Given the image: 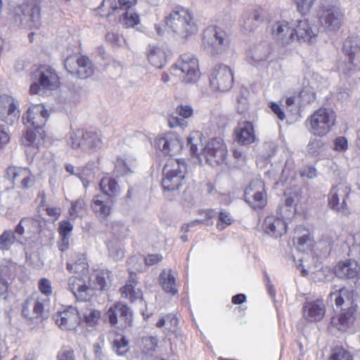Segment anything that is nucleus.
Wrapping results in <instances>:
<instances>
[{"instance_id": "obj_1", "label": "nucleus", "mask_w": 360, "mask_h": 360, "mask_svg": "<svg viewBox=\"0 0 360 360\" xmlns=\"http://www.w3.org/2000/svg\"><path fill=\"white\" fill-rule=\"evenodd\" d=\"M165 22L169 30L182 37L194 34L198 30L193 13L181 6H174L165 16Z\"/></svg>"}, {"instance_id": "obj_2", "label": "nucleus", "mask_w": 360, "mask_h": 360, "mask_svg": "<svg viewBox=\"0 0 360 360\" xmlns=\"http://www.w3.org/2000/svg\"><path fill=\"white\" fill-rule=\"evenodd\" d=\"M187 173V164L184 159H169L165 165L162 186L165 191H177L182 186Z\"/></svg>"}, {"instance_id": "obj_3", "label": "nucleus", "mask_w": 360, "mask_h": 360, "mask_svg": "<svg viewBox=\"0 0 360 360\" xmlns=\"http://www.w3.org/2000/svg\"><path fill=\"white\" fill-rule=\"evenodd\" d=\"M67 142L72 149L89 153L98 151L103 144L101 135L98 132L83 129L71 131L68 136Z\"/></svg>"}, {"instance_id": "obj_4", "label": "nucleus", "mask_w": 360, "mask_h": 360, "mask_svg": "<svg viewBox=\"0 0 360 360\" xmlns=\"http://www.w3.org/2000/svg\"><path fill=\"white\" fill-rule=\"evenodd\" d=\"M171 73L185 83H195L200 77L198 58L192 53L181 56L173 65Z\"/></svg>"}, {"instance_id": "obj_5", "label": "nucleus", "mask_w": 360, "mask_h": 360, "mask_svg": "<svg viewBox=\"0 0 360 360\" xmlns=\"http://www.w3.org/2000/svg\"><path fill=\"white\" fill-rule=\"evenodd\" d=\"M14 22L22 28L39 29L41 25L40 1L28 0L23 4L20 13L14 16Z\"/></svg>"}, {"instance_id": "obj_6", "label": "nucleus", "mask_w": 360, "mask_h": 360, "mask_svg": "<svg viewBox=\"0 0 360 360\" xmlns=\"http://www.w3.org/2000/svg\"><path fill=\"white\" fill-rule=\"evenodd\" d=\"M335 112L326 108H320L307 120L310 123V131L318 136L328 134L335 125Z\"/></svg>"}, {"instance_id": "obj_7", "label": "nucleus", "mask_w": 360, "mask_h": 360, "mask_svg": "<svg viewBox=\"0 0 360 360\" xmlns=\"http://www.w3.org/2000/svg\"><path fill=\"white\" fill-rule=\"evenodd\" d=\"M34 82L30 91L39 94L41 91L53 90L59 84V77L54 69L49 65H41L33 72Z\"/></svg>"}, {"instance_id": "obj_8", "label": "nucleus", "mask_w": 360, "mask_h": 360, "mask_svg": "<svg viewBox=\"0 0 360 360\" xmlns=\"http://www.w3.org/2000/svg\"><path fill=\"white\" fill-rule=\"evenodd\" d=\"M49 299L35 292L27 297L22 304V316L28 320L46 319L49 311Z\"/></svg>"}, {"instance_id": "obj_9", "label": "nucleus", "mask_w": 360, "mask_h": 360, "mask_svg": "<svg viewBox=\"0 0 360 360\" xmlns=\"http://www.w3.org/2000/svg\"><path fill=\"white\" fill-rule=\"evenodd\" d=\"M49 118V113L41 103L31 105L22 117L23 124L37 130L41 138L44 136V131L42 130V128Z\"/></svg>"}, {"instance_id": "obj_10", "label": "nucleus", "mask_w": 360, "mask_h": 360, "mask_svg": "<svg viewBox=\"0 0 360 360\" xmlns=\"http://www.w3.org/2000/svg\"><path fill=\"white\" fill-rule=\"evenodd\" d=\"M66 70L72 75L79 79L90 77L94 72V65L91 60L84 56L72 55L64 60Z\"/></svg>"}, {"instance_id": "obj_11", "label": "nucleus", "mask_w": 360, "mask_h": 360, "mask_svg": "<svg viewBox=\"0 0 360 360\" xmlns=\"http://www.w3.org/2000/svg\"><path fill=\"white\" fill-rule=\"evenodd\" d=\"M350 191V187L346 184H339L333 186L328 194L330 207L344 215H349L350 211L347 200Z\"/></svg>"}, {"instance_id": "obj_12", "label": "nucleus", "mask_w": 360, "mask_h": 360, "mask_svg": "<svg viewBox=\"0 0 360 360\" xmlns=\"http://www.w3.org/2000/svg\"><path fill=\"white\" fill-rule=\"evenodd\" d=\"M319 19L321 25L326 31L336 32L343 23L344 13L338 6H326L320 10Z\"/></svg>"}, {"instance_id": "obj_13", "label": "nucleus", "mask_w": 360, "mask_h": 360, "mask_svg": "<svg viewBox=\"0 0 360 360\" xmlns=\"http://www.w3.org/2000/svg\"><path fill=\"white\" fill-rule=\"evenodd\" d=\"M245 200L254 209H262L267 203L264 183L259 179L252 180L245 190Z\"/></svg>"}, {"instance_id": "obj_14", "label": "nucleus", "mask_w": 360, "mask_h": 360, "mask_svg": "<svg viewBox=\"0 0 360 360\" xmlns=\"http://www.w3.org/2000/svg\"><path fill=\"white\" fill-rule=\"evenodd\" d=\"M233 82V72L230 68L224 64L216 65L210 74V84L217 91H226Z\"/></svg>"}, {"instance_id": "obj_15", "label": "nucleus", "mask_w": 360, "mask_h": 360, "mask_svg": "<svg viewBox=\"0 0 360 360\" xmlns=\"http://www.w3.org/2000/svg\"><path fill=\"white\" fill-rule=\"evenodd\" d=\"M203 43L212 54L220 53L227 45L226 34L220 28L209 27L204 32Z\"/></svg>"}, {"instance_id": "obj_16", "label": "nucleus", "mask_w": 360, "mask_h": 360, "mask_svg": "<svg viewBox=\"0 0 360 360\" xmlns=\"http://www.w3.org/2000/svg\"><path fill=\"white\" fill-rule=\"evenodd\" d=\"M111 326H115L121 322L122 327L131 326L132 324V312L130 308L122 302H116L111 306L105 313Z\"/></svg>"}, {"instance_id": "obj_17", "label": "nucleus", "mask_w": 360, "mask_h": 360, "mask_svg": "<svg viewBox=\"0 0 360 360\" xmlns=\"http://www.w3.org/2000/svg\"><path fill=\"white\" fill-rule=\"evenodd\" d=\"M202 154L210 165H219L224 161L227 149L221 138H214L204 147Z\"/></svg>"}, {"instance_id": "obj_18", "label": "nucleus", "mask_w": 360, "mask_h": 360, "mask_svg": "<svg viewBox=\"0 0 360 360\" xmlns=\"http://www.w3.org/2000/svg\"><path fill=\"white\" fill-rule=\"evenodd\" d=\"M271 34L273 39L280 45L286 46L294 41L292 20H278L271 26Z\"/></svg>"}, {"instance_id": "obj_19", "label": "nucleus", "mask_w": 360, "mask_h": 360, "mask_svg": "<svg viewBox=\"0 0 360 360\" xmlns=\"http://www.w3.org/2000/svg\"><path fill=\"white\" fill-rule=\"evenodd\" d=\"M53 319L60 329L64 330H75L81 322L80 314L77 308L68 306L63 311H58Z\"/></svg>"}, {"instance_id": "obj_20", "label": "nucleus", "mask_w": 360, "mask_h": 360, "mask_svg": "<svg viewBox=\"0 0 360 360\" xmlns=\"http://www.w3.org/2000/svg\"><path fill=\"white\" fill-rule=\"evenodd\" d=\"M155 147L163 154L172 156L181 151L182 143L178 135L173 133H167L156 137Z\"/></svg>"}, {"instance_id": "obj_21", "label": "nucleus", "mask_w": 360, "mask_h": 360, "mask_svg": "<svg viewBox=\"0 0 360 360\" xmlns=\"http://www.w3.org/2000/svg\"><path fill=\"white\" fill-rule=\"evenodd\" d=\"M19 102L7 95L0 96V120L12 124L20 117Z\"/></svg>"}, {"instance_id": "obj_22", "label": "nucleus", "mask_w": 360, "mask_h": 360, "mask_svg": "<svg viewBox=\"0 0 360 360\" xmlns=\"http://www.w3.org/2000/svg\"><path fill=\"white\" fill-rule=\"evenodd\" d=\"M294 41L295 39L300 42H307L309 44L316 41L317 37V31L314 30L306 18L292 20Z\"/></svg>"}, {"instance_id": "obj_23", "label": "nucleus", "mask_w": 360, "mask_h": 360, "mask_svg": "<svg viewBox=\"0 0 360 360\" xmlns=\"http://www.w3.org/2000/svg\"><path fill=\"white\" fill-rule=\"evenodd\" d=\"M358 318L357 307L342 309L338 316L331 319V324L340 330H350L354 326Z\"/></svg>"}, {"instance_id": "obj_24", "label": "nucleus", "mask_w": 360, "mask_h": 360, "mask_svg": "<svg viewBox=\"0 0 360 360\" xmlns=\"http://www.w3.org/2000/svg\"><path fill=\"white\" fill-rule=\"evenodd\" d=\"M7 175L14 185H20L22 188H27L34 181V176L27 167H10Z\"/></svg>"}, {"instance_id": "obj_25", "label": "nucleus", "mask_w": 360, "mask_h": 360, "mask_svg": "<svg viewBox=\"0 0 360 360\" xmlns=\"http://www.w3.org/2000/svg\"><path fill=\"white\" fill-rule=\"evenodd\" d=\"M286 219V218L281 217V215L279 217L267 216L263 224L264 231L271 237H281L287 230Z\"/></svg>"}, {"instance_id": "obj_26", "label": "nucleus", "mask_w": 360, "mask_h": 360, "mask_svg": "<svg viewBox=\"0 0 360 360\" xmlns=\"http://www.w3.org/2000/svg\"><path fill=\"white\" fill-rule=\"evenodd\" d=\"M304 317L310 322L321 321L326 313V306L322 300L306 302L302 307Z\"/></svg>"}, {"instance_id": "obj_27", "label": "nucleus", "mask_w": 360, "mask_h": 360, "mask_svg": "<svg viewBox=\"0 0 360 360\" xmlns=\"http://www.w3.org/2000/svg\"><path fill=\"white\" fill-rule=\"evenodd\" d=\"M235 141L240 145H248L255 141L254 127L252 122L244 121L238 122L234 131Z\"/></svg>"}, {"instance_id": "obj_28", "label": "nucleus", "mask_w": 360, "mask_h": 360, "mask_svg": "<svg viewBox=\"0 0 360 360\" xmlns=\"http://www.w3.org/2000/svg\"><path fill=\"white\" fill-rule=\"evenodd\" d=\"M329 298L334 301L338 307L344 309L350 307H357L354 303V292L347 288L343 287L340 289H335L329 294Z\"/></svg>"}, {"instance_id": "obj_29", "label": "nucleus", "mask_w": 360, "mask_h": 360, "mask_svg": "<svg viewBox=\"0 0 360 360\" xmlns=\"http://www.w3.org/2000/svg\"><path fill=\"white\" fill-rule=\"evenodd\" d=\"M131 8L127 9H117L116 11H112V10L109 8H103L102 10H98V13L102 17L109 18L116 13H119L120 11H124V12L122 14V17L120 18L121 23L125 26V27H134L140 22V19L139 15L130 10Z\"/></svg>"}, {"instance_id": "obj_30", "label": "nucleus", "mask_w": 360, "mask_h": 360, "mask_svg": "<svg viewBox=\"0 0 360 360\" xmlns=\"http://www.w3.org/2000/svg\"><path fill=\"white\" fill-rule=\"evenodd\" d=\"M113 204V199L108 195H96L91 204V207L97 217L105 219L110 213Z\"/></svg>"}, {"instance_id": "obj_31", "label": "nucleus", "mask_w": 360, "mask_h": 360, "mask_svg": "<svg viewBox=\"0 0 360 360\" xmlns=\"http://www.w3.org/2000/svg\"><path fill=\"white\" fill-rule=\"evenodd\" d=\"M68 289L79 302L86 301L89 298V288L85 281L77 276H71L68 280Z\"/></svg>"}, {"instance_id": "obj_32", "label": "nucleus", "mask_w": 360, "mask_h": 360, "mask_svg": "<svg viewBox=\"0 0 360 360\" xmlns=\"http://www.w3.org/2000/svg\"><path fill=\"white\" fill-rule=\"evenodd\" d=\"M335 274L341 278L350 279L359 274V265L355 260L347 259L339 262L335 268Z\"/></svg>"}, {"instance_id": "obj_33", "label": "nucleus", "mask_w": 360, "mask_h": 360, "mask_svg": "<svg viewBox=\"0 0 360 360\" xmlns=\"http://www.w3.org/2000/svg\"><path fill=\"white\" fill-rule=\"evenodd\" d=\"M262 20V11L259 9L246 11L242 15L241 25L245 31L252 32Z\"/></svg>"}, {"instance_id": "obj_34", "label": "nucleus", "mask_w": 360, "mask_h": 360, "mask_svg": "<svg viewBox=\"0 0 360 360\" xmlns=\"http://www.w3.org/2000/svg\"><path fill=\"white\" fill-rule=\"evenodd\" d=\"M72 262H67V269L70 273L85 275L89 271V264L84 254H75Z\"/></svg>"}, {"instance_id": "obj_35", "label": "nucleus", "mask_w": 360, "mask_h": 360, "mask_svg": "<svg viewBox=\"0 0 360 360\" xmlns=\"http://www.w3.org/2000/svg\"><path fill=\"white\" fill-rule=\"evenodd\" d=\"M135 276V274L130 272L128 283L120 288L122 297L129 300L131 302H134L136 300L142 298L141 291L135 287L136 282L134 281V276Z\"/></svg>"}, {"instance_id": "obj_36", "label": "nucleus", "mask_w": 360, "mask_h": 360, "mask_svg": "<svg viewBox=\"0 0 360 360\" xmlns=\"http://www.w3.org/2000/svg\"><path fill=\"white\" fill-rule=\"evenodd\" d=\"M342 49L347 58L360 62V40L358 37H347Z\"/></svg>"}, {"instance_id": "obj_37", "label": "nucleus", "mask_w": 360, "mask_h": 360, "mask_svg": "<svg viewBox=\"0 0 360 360\" xmlns=\"http://www.w3.org/2000/svg\"><path fill=\"white\" fill-rule=\"evenodd\" d=\"M160 284L167 293L172 295L177 294L178 289L176 285V279L172 274L171 269H163L159 276Z\"/></svg>"}, {"instance_id": "obj_38", "label": "nucleus", "mask_w": 360, "mask_h": 360, "mask_svg": "<svg viewBox=\"0 0 360 360\" xmlns=\"http://www.w3.org/2000/svg\"><path fill=\"white\" fill-rule=\"evenodd\" d=\"M149 63L157 68H162L167 61L165 51L160 46H150L148 53Z\"/></svg>"}, {"instance_id": "obj_39", "label": "nucleus", "mask_w": 360, "mask_h": 360, "mask_svg": "<svg viewBox=\"0 0 360 360\" xmlns=\"http://www.w3.org/2000/svg\"><path fill=\"white\" fill-rule=\"evenodd\" d=\"M136 167V160L134 158H117L115 164V170L120 176L130 174Z\"/></svg>"}, {"instance_id": "obj_40", "label": "nucleus", "mask_w": 360, "mask_h": 360, "mask_svg": "<svg viewBox=\"0 0 360 360\" xmlns=\"http://www.w3.org/2000/svg\"><path fill=\"white\" fill-rule=\"evenodd\" d=\"M100 188L102 191L101 195H108L112 199L120 193V186L117 182L109 176L103 177L100 181Z\"/></svg>"}, {"instance_id": "obj_41", "label": "nucleus", "mask_w": 360, "mask_h": 360, "mask_svg": "<svg viewBox=\"0 0 360 360\" xmlns=\"http://www.w3.org/2000/svg\"><path fill=\"white\" fill-rule=\"evenodd\" d=\"M137 3V0H103L98 10L103 8H109L112 11H116L117 9H127L132 8Z\"/></svg>"}, {"instance_id": "obj_42", "label": "nucleus", "mask_w": 360, "mask_h": 360, "mask_svg": "<svg viewBox=\"0 0 360 360\" xmlns=\"http://www.w3.org/2000/svg\"><path fill=\"white\" fill-rule=\"evenodd\" d=\"M202 134L200 131H193L187 138V146L193 155L198 156L203 151Z\"/></svg>"}, {"instance_id": "obj_43", "label": "nucleus", "mask_w": 360, "mask_h": 360, "mask_svg": "<svg viewBox=\"0 0 360 360\" xmlns=\"http://www.w3.org/2000/svg\"><path fill=\"white\" fill-rule=\"evenodd\" d=\"M295 233L299 236L297 238V248L301 251H305L312 245L310 233L304 226H299L295 229Z\"/></svg>"}, {"instance_id": "obj_44", "label": "nucleus", "mask_w": 360, "mask_h": 360, "mask_svg": "<svg viewBox=\"0 0 360 360\" xmlns=\"http://www.w3.org/2000/svg\"><path fill=\"white\" fill-rule=\"evenodd\" d=\"M360 62L356 60H351L346 58L344 61L340 62L338 65V70L340 73L346 76L351 77L356 72L360 71Z\"/></svg>"}, {"instance_id": "obj_45", "label": "nucleus", "mask_w": 360, "mask_h": 360, "mask_svg": "<svg viewBox=\"0 0 360 360\" xmlns=\"http://www.w3.org/2000/svg\"><path fill=\"white\" fill-rule=\"evenodd\" d=\"M22 269V266L17 263L10 260L4 259L1 264V272L2 275L9 278L15 277V276Z\"/></svg>"}, {"instance_id": "obj_46", "label": "nucleus", "mask_w": 360, "mask_h": 360, "mask_svg": "<svg viewBox=\"0 0 360 360\" xmlns=\"http://www.w3.org/2000/svg\"><path fill=\"white\" fill-rule=\"evenodd\" d=\"M178 322L179 320L175 314H168L158 320L156 326L160 328L165 326L168 330L174 332L176 329Z\"/></svg>"}, {"instance_id": "obj_47", "label": "nucleus", "mask_w": 360, "mask_h": 360, "mask_svg": "<svg viewBox=\"0 0 360 360\" xmlns=\"http://www.w3.org/2000/svg\"><path fill=\"white\" fill-rule=\"evenodd\" d=\"M307 150L309 155L317 156L325 150V143L321 138H311L307 146Z\"/></svg>"}, {"instance_id": "obj_48", "label": "nucleus", "mask_w": 360, "mask_h": 360, "mask_svg": "<svg viewBox=\"0 0 360 360\" xmlns=\"http://www.w3.org/2000/svg\"><path fill=\"white\" fill-rule=\"evenodd\" d=\"M77 170L79 172L76 174V176L81 180L84 188H88L89 183L92 181L94 177L91 165H87L82 169H78Z\"/></svg>"}, {"instance_id": "obj_49", "label": "nucleus", "mask_w": 360, "mask_h": 360, "mask_svg": "<svg viewBox=\"0 0 360 360\" xmlns=\"http://www.w3.org/2000/svg\"><path fill=\"white\" fill-rule=\"evenodd\" d=\"M158 340L156 337H145L142 339V352L152 356L158 347Z\"/></svg>"}, {"instance_id": "obj_50", "label": "nucleus", "mask_w": 360, "mask_h": 360, "mask_svg": "<svg viewBox=\"0 0 360 360\" xmlns=\"http://www.w3.org/2000/svg\"><path fill=\"white\" fill-rule=\"evenodd\" d=\"M15 240H19L16 238L15 235L11 230L5 231L0 236V250H8L14 244Z\"/></svg>"}, {"instance_id": "obj_51", "label": "nucleus", "mask_w": 360, "mask_h": 360, "mask_svg": "<svg viewBox=\"0 0 360 360\" xmlns=\"http://www.w3.org/2000/svg\"><path fill=\"white\" fill-rule=\"evenodd\" d=\"M112 347L118 355L122 356L129 350V342L124 336L117 335L113 341Z\"/></svg>"}, {"instance_id": "obj_52", "label": "nucleus", "mask_w": 360, "mask_h": 360, "mask_svg": "<svg viewBox=\"0 0 360 360\" xmlns=\"http://www.w3.org/2000/svg\"><path fill=\"white\" fill-rule=\"evenodd\" d=\"M22 223L25 225L27 233H36L41 230V221L32 217H23Z\"/></svg>"}, {"instance_id": "obj_53", "label": "nucleus", "mask_w": 360, "mask_h": 360, "mask_svg": "<svg viewBox=\"0 0 360 360\" xmlns=\"http://www.w3.org/2000/svg\"><path fill=\"white\" fill-rule=\"evenodd\" d=\"M35 129H27L25 134L23 136L22 142L25 146H37V145L39 143V138H41V139H44L41 138L39 135V137H37Z\"/></svg>"}, {"instance_id": "obj_54", "label": "nucleus", "mask_w": 360, "mask_h": 360, "mask_svg": "<svg viewBox=\"0 0 360 360\" xmlns=\"http://www.w3.org/2000/svg\"><path fill=\"white\" fill-rule=\"evenodd\" d=\"M109 256L115 260H118L124 257V252L121 245L117 242L110 241L107 244Z\"/></svg>"}, {"instance_id": "obj_55", "label": "nucleus", "mask_w": 360, "mask_h": 360, "mask_svg": "<svg viewBox=\"0 0 360 360\" xmlns=\"http://www.w3.org/2000/svg\"><path fill=\"white\" fill-rule=\"evenodd\" d=\"M294 205V199L292 197H288L285 200V205L279 207L278 214L283 218L288 219L294 213L292 210Z\"/></svg>"}, {"instance_id": "obj_56", "label": "nucleus", "mask_w": 360, "mask_h": 360, "mask_svg": "<svg viewBox=\"0 0 360 360\" xmlns=\"http://www.w3.org/2000/svg\"><path fill=\"white\" fill-rule=\"evenodd\" d=\"M233 219L229 212L224 210L219 212L217 224V227L219 231L224 230L226 226L231 225Z\"/></svg>"}, {"instance_id": "obj_57", "label": "nucleus", "mask_w": 360, "mask_h": 360, "mask_svg": "<svg viewBox=\"0 0 360 360\" xmlns=\"http://www.w3.org/2000/svg\"><path fill=\"white\" fill-rule=\"evenodd\" d=\"M330 360H352V356L342 347L333 349Z\"/></svg>"}, {"instance_id": "obj_58", "label": "nucleus", "mask_w": 360, "mask_h": 360, "mask_svg": "<svg viewBox=\"0 0 360 360\" xmlns=\"http://www.w3.org/2000/svg\"><path fill=\"white\" fill-rule=\"evenodd\" d=\"M85 207V202L84 199L79 198L76 201L71 202V207L69 210L70 215L73 217H77L80 212L84 210Z\"/></svg>"}, {"instance_id": "obj_59", "label": "nucleus", "mask_w": 360, "mask_h": 360, "mask_svg": "<svg viewBox=\"0 0 360 360\" xmlns=\"http://www.w3.org/2000/svg\"><path fill=\"white\" fill-rule=\"evenodd\" d=\"M268 54L269 49L260 45L252 51L251 58L254 62H259L266 59Z\"/></svg>"}, {"instance_id": "obj_60", "label": "nucleus", "mask_w": 360, "mask_h": 360, "mask_svg": "<svg viewBox=\"0 0 360 360\" xmlns=\"http://www.w3.org/2000/svg\"><path fill=\"white\" fill-rule=\"evenodd\" d=\"M38 288L42 295L45 297L50 296L52 294L53 290L51 281L46 278H42L39 281Z\"/></svg>"}, {"instance_id": "obj_61", "label": "nucleus", "mask_w": 360, "mask_h": 360, "mask_svg": "<svg viewBox=\"0 0 360 360\" xmlns=\"http://www.w3.org/2000/svg\"><path fill=\"white\" fill-rule=\"evenodd\" d=\"M316 0H293L302 15H306L312 8Z\"/></svg>"}, {"instance_id": "obj_62", "label": "nucleus", "mask_w": 360, "mask_h": 360, "mask_svg": "<svg viewBox=\"0 0 360 360\" xmlns=\"http://www.w3.org/2000/svg\"><path fill=\"white\" fill-rule=\"evenodd\" d=\"M101 318V312L98 310L93 309L89 314L84 315V320L87 326H94Z\"/></svg>"}, {"instance_id": "obj_63", "label": "nucleus", "mask_w": 360, "mask_h": 360, "mask_svg": "<svg viewBox=\"0 0 360 360\" xmlns=\"http://www.w3.org/2000/svg\"><path fill=\"white\" fill-rule=\"evenodd\" d=\"M176 112L184 119L191 117L193 113V109L190 105L181 104L176 107Z\"/></svg>"}, {"instance_id": "obj_64", "label": "nucleus", "mask_w": 360, "mask_h": 360, "mask_svg": "<svg viewBox=\"0 0 360 360\" xmlns=\"http://www.w3.org/2000/svg\"><path fill=\"white\" fill-rule=\"evenodd\" d=\"M73 229V225L68 220L61 221L59 223L58 233L59 236H70Z\"/></svg>"}]
</instances>
